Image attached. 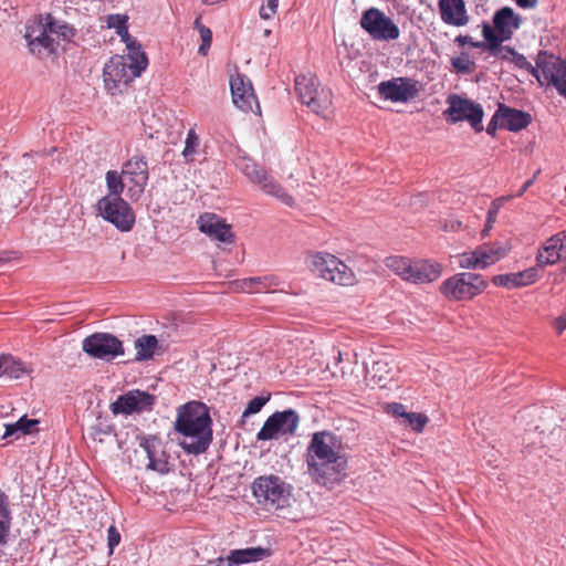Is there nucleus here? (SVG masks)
Wrapping results in <instances>:
<instances>
[{
    "instance_id": "obj_36",
    "label": "nucleus",
    "mask_w": 566,
    "mask_h": 566,
    "mask_svg": "<svg viewBox=\"0 0 566 566\" xmlns=\"http://www.w3.org/2000/svg\"><path fill=\"white\" fill-rule=\"evenodd\" d=\"M134 344L136 349L135 360L143 361L154 357L158 347V339L154 335H143Z\"/></svg>"
},
{
    "instance_id": "obj_20",
    "label": "nucleus",
    "mask_w": 566,
    "mask_h": 566,
    "mask_svg": "<svg viewBox=\"0 0 566 566\" xmlns=\"http://www.w3.org/2000/svg\"><path fill=\"white\" fill-rule=\"evenodd\" d=\"M230 90L232 102L240 111L244 113L260 111V105L254 93L250 78L237 72L230 77Z\"/></svg>"
},
{
    "instance_id": "obj_13",
    "label": "nucleus",
    "mask_w": 566,
    "mask_h": 566,
    "mask_svg": "<svg viewBox=\"0 0 566 566\" xmlns=\"http://www.w3.org/2000/svg\"><path fill=\"white\" fill-rule=\"evenodd\" d=\"M239 167L252 184L259 186L261 191L279 199L285 206H293V197L263 167L250 159H243Z\"/></svg>"
},
{
    "instance_id": "obj_27",
    "label": "nucleus",
    "mask_w": 566,
    "mask_h": 566,
    "mask_svg": "<svg viewBox=\"0 0 566 566\" xmlns=\"http://www.w3.org/2000/svg\"><path fill=\"white\" fill-rule=\"evenodd\" d=\"M538 279V271L535 268H530L517 273L500 274L493 277V283L497 286L507 289L521 287L536 282Z\"/></svg>"
},
{
    "instance_id": "obj_5",
    "label": "nucleus",
    "mask_w": 566,
    "mask_h": 566,
    "mask_svg": "<svg viewBox=\"0 0 566 566\" xmlns=\"http://www.w3.org/2000/svg\"><path fill=\"white\" fill-rule=\"evenodd\" d=\"M295 91L300 102L318 116L327 117L332 112L333 93L322 86L314 74H301L295 77Z\"/></svg>"
},
{
    "instance_id": "obj_48",
    "label": "nucleus",
    "mask_w": 566,
    "mask_h": 566,
    "mask_svg": "<svg viewBox=\"0 0 566 566\" xmlns=\"http://www.w3.org/2000/svg\"><path fill=\"white\" fill-rule=\"evenodd\" d=\"M279 0H268L265 6H262L260 9V17L262 19H271L277 10Z\"/></svg>"
},
{
    "instance_id": "obj_45",
    "label": "nucleus",
    "mask_w": 566,
    "mask_h": 566,
    "mask_svg": "<svg viewBox=\"0 0 566 566\" xmlns=\"http://www.w3.org/2000/svg\"><path fill=\"white\" fill-rule=\"evenodd\" d=\"M270 400V396H256L251 399L243 411V417H250L252 415L258 413L264 407V405Z\"/></svg>"
},
{
    "instance_id": "obj_2",
    "label": "nucleus",
    "mask_w": 566,
    "mask_h": 566,
    "mask_svg": "<svg viewBox=\"0 0 566 566\" xmlns=\"http://www.w3.org/2000/svg\"><path fill=\"white\" fill-rule=\"evenodd\" d=\"M175 430L181 436L179 446L187 453H203L212 441L208 407L199 401H190L180 406L175 420Z\"/></svg>"
},
{
    "instance_id": "obj_16",
    "label": "nucleus",
    "mask_w": 566,
    "mask_h": 566,
    "mask_svg": "<svg viewBox=\"0 0 566 566\" xmlns=\"http://www.w3.org/2000/svg\"><path fill=\"white\" fill-rule=\"evenodd\" d=\"M447 103L449 107L443 112L448 122L454 124L467 120L475 132L483 129V109L481 105L473 103L468 98H463L457 94H451Z\"/></svg>"
},
{
    "instance_id": "obj_31",
    "label": "nucleus",
    "mask_w": 566,
    "mask_h": 566,
    "mask_svg": "<svg viewBox=\"0 0 566 566\" xmlns=\"http://www.w3.org/2000/svg\"><path fill=\"white\" fill-rule=\"evenodd\" d=\"M39 424V420L29 419L27 416L21 417L18 421L13 423L4 424V433L2 439L13 438L18 439L23 434H30L33 431H36V426Z\"/></svg>"
},
{
    "instance_id": "obj_53",
    "label": "nucleus",
    "mask_w": 566,
    "mask_h": 566,
    "mask_svg": "<svg viewBox=\"0 0 566 566\" xmlns=\"http://www.w3.org/2000/svg\"><path fill=\"white\" fill-rule=\"evenodd\" d=\"M208 566H235L230 555L227 558H218L217 560L209 562Z\"/></svg>"
},
{
    "instance_id": "obj_26",
    "label": "nucleus",
    "mask_w": 566,
    "mask_h": 566,
    "mask_svg": "<svg viewBox=\"0 0 566 566\" xmlns=\"http://www.w3.org/2000/svg\"><path fill=\"white\" fill-rule=\"evenodd\" d=\"M438 8L443 23L452 27H464L469 23L464 0H439Z\"/></svg>"
},
{
    "instance_id": "obj_46",
    "label": "nucleus",
    "mask_w": 566,
    "mask_h": 566,
    "mask_svg": "<svg viewBox=\"0 0 566 566\" xmlns=\"http://www.w3.org/2000/svg\"><path fill=\"white\" fill-rule=\"evenodd\" d=\"M511 198V196L507 197H500L492 201V205L488 211V226L491 227L492 223L495 221L496 216L502 208V206Z\"/></svg>"
},
{
    "instance_id": "obj_7",
    "label": "nucleus",
    "mask_w": 566,
    "mask_h": 566,
    "mask_svg": "<svg viewBox=\"0 0 566 566\" xmlns=\"http://www.w3.org/2000/svg\"><path fill=\"white\" fill-rule=\"evenodd\" d=\"M486 286L488 282L481 274L461 272L444 280L440 293L449 301H468L481 294Z\"/></svg>"
},
{
    "instance_id": "obj_30",
    "label": "nucleus",
    "mask_w": 566,
    "mask_h": 566,
    "mask_svg": "<svg viewBox=\"0 0 566 566\" xmlns=\"http://www.w3.org/2000/svg\"><path fill=\"white\" fill-rule=\"evenodd\" d=\"M279 285V279L274 275H264L244 279L240 289L245 293H268Z\"/></svg>"
},
{
    "instance_id": "obj_29",
    "label": "nucleus",
    "mask_w": 566,
    "mask_h": 566,
    "mask_svg": "<svg viewBox=\"0 0 566 566\" xmlns=\"http://www.w3.org/2000/svg\"><path fill=\"white\" fill-rule=\"evenodd\" d=\"M482 269L495 264L509 253V247L502 242L484 243L476 248Z\"/></svg>"
},
{
    "instance_id": "obj_8",
    "label": "nucleus",
    "mask_w": 566,
    "mask_h": 566,
    "mask_svg": "<svg viewBox=\"0 0 566 566\" xmlns=\"http://www.w3.org/2000/svg\"><path fill=\"white\" fill-rule=\"evenodd\" d=\"M310 266L319 277L343 286L356 283V275L342 260L326 252L310 256Z\"/></svg>"
},
{
    "instance_id": "obj_4",
    "label": "nucleus",
    "mask_w": 566,
    "mask_h": 566,
    "mask_svg": "<svg viewBox=\"0 0 566 566\" xmlns=\"http://www.w3.org/2000/svg\"><path fill=\"white\" fill-rule=\"evenodd\" d=\"M386 266L401 280L412 284H426L438 280L442 274V266L429 260L412 261L405 256H388Z\"/></svg>"
},
{
    "instance_id": "obj_44",
    "label": "nucleus",
    "mask_w": 566,
    "mask_h": 566,
    "mask_svg": "<svg viewBox=\"0 0 566 566\" xmlns=\"http://www.w3.org/2000/svg\"><path fill=\"white\" fill-rule=\"evenodd\" d=\"M510 63L520 70L527 71L536 80H539V72L537 67L533 66L532 63L523 54L515 52Z\"/></svg>"
},
{
    "instance_id": "obj_19",
    "label": "nucleus",
    "mask_w": 566,
    "mask_h": 566,
    "mask_svg": "<svg viewBox=\"0 0 566 566\" xmlns=\"http://www.w3.org/2000/svg\"><path fill=\"white\" fill-rule=\"evenodd\" d=\"M83 350L98 359L109 360L124 354L122 342L112 334L96 333L84 338Z\"/></svg>"
},
{
    "instance_id": "obj_21",
    "label": "nucleus",
    "mask_w": 566,
    "mask_h": 566,
    "mask_svg": "<svg viewBox=\"0 0 566 566\" xmlns=\"http://www.w3.org/2000/svg\"><path fill=\"white\" fill-rule=\"evenodd\" d=\"M155 402V397L147 391L130 390L119 396L112 405L113 413L132 415L134 412H143L150 410Z\"/></svg>"
},
{
    "instance_id": "obj_3",
    "label": "nucleus",
    "mask_w": 566,
    "mask_h": 566,
    "mask_svg": "<svg viewBox=\"0 0 566 566\" xmlns=\"http://www.w3.org/2000/svg\"><path fill=\"white\" fill-rule=\"evenodd\" d=\"M126 49V55H115L104 66L105 86L112 95L122 92V87L139 77L148 65V59L139 44Z\"/></svg>"
},
{
    "instance_id": "obj_50",
    "label": "nucleus",
    "mask_w": 566,
    "mask_h": 566,
    "mask_svg": "<svg viewBox=\"0 0 566 566\" xmlns=\"http://www.w3.org/2000/svg\"><path fill=\"white\" fill-rule=\"evenodd\" d=\"M558 238L559 253L563 259H566V230L555 234Z\"/></svg>"
},
{
    "instance_id": "obj_15",
    "label": "nucleus",
    "mask_w": 566,
    "mask_h": 566,
    "mask_svg": "<svg viewBox=\"0 0 566 566\" xmlns=\"http://www.w3.org/2000/svg\"><path fill=\"white\" fill-rule=\"evenodd\" d=\"M300 423V416L293 409L276 411L271 415L256 433L258 441L277 440L282 436L295 433Z\"/></svg>"
},
{
    "instance_id": "obj_37",
    "label": "nucleus",
    "mask_w": 566,
    "mask_h": 566,
    "mask_svg": "<svg viewBox=\"0 0 566 566\" xmlns=\"http://www.w3.org/2000/svg\"><path fill=\"white\" fill-rule=\"evenodd\" d=\"M562 258L558 247V238L553 235L549 238L543 249L537 254V262L539 265H552L558 262Z\"/></svg>"
},
{
    "instance_id": "obj_49",
    "label": "nucleus",
    "mask_w": 566,
    "mask_h": 566,
    "mask_svg": "<svg viewBox=\"0 0 566 566\" xmlns=\"http://www.w3.org/2000/svg\"><path fill=\"white\" fill-rule=\"evenodd\" d=\"M387 413L392 415L396 418L403 419L408 411L406 410V407L400 402H391L388 403L385 408Z\"/></svg>"
},
{
    "instance_id": "obj_28",
    "label": "nucleus",
    "mask_w": 566,
    "mask_h": 566,
    "mask_svg": "<svg viewBox=\"0 0 566 566\" xmlns=\"http://www.w3.org/2000/svg\"><path fill=\"white\" fill-rule=\"evenodd\" d=\"M497 116L501 117V125L511 132L522 130L531 123L530 114L502 104L497 108Z\"/></svg>"
},
{
    "instance_id": "obj_6",
    "label": "nucleus",
    "mask_w": 566,
    "mask_h": 566,
    "mask_svg": "<svg viewBox=\"0 0 566 566\" xmlns=\"http://www.w3.org/2000/svg\"><path fill=\"white\" fill-rule=\"evenodd\" d=\"M253 495L266 510L283 509L289 504L291 486L277 475L259 476L252 484Z\"/></svg>"
},
{
    "instance_id": "obj_18",
    "label": "nucleus",
    "mask_w": 566,
    "mask_h": 566,
    "mask_svg": "<svg viewBox=\"0 0 566 566\" xmlns=\"http://www.w3.org/2000/svg\"><path fill=\"white\" fill-rule=\"evenodd\" d=\"M379 96L392 103H407L419 93L418 81L411 77H394L378 84Z\"/></svg>"
},
{
    "instance_id": "obj_54",
    "label": "nucleus",
    "mask_w": 566,
    "mask_h": 566,
    "mask_svg": "<svg viewBox=\"0 0 566 566\" xmlns=\"http://www.w3.org/2000/svg\"><path fill=\"white\" fill-rule=\"evenodd\" d=\"M514 2L522 9H533L537 4V0H514Z\"/></svg>"
},
{
    "instance_id": "obj_14",
    "label": "nucleus",
    "mask_w": 566,
    "mask_h": 566,
    "mask_svg": "<svg viewBox=\"0 0 566 566\" xmlns=\"http://www.w3.org/2000/svg\"><path fill=\"white\" fill-rule=\"evenodd\" d=\"M70 28L67 25H57L54 21H48L45 25H39L36 29L28 31L25 39L30 51L36 55H49L55 52L59 43L53 34H61L66 38Z\"/></svg>"
},
{
    "instance_id": "obj_35",
    "label": "nucleus",
    "mask_w": 566,
    "mask_h": 566,
    "mask_svg": "<svg viewBox=\"0 0 566 566\" xmlns=\"http://www.w3.org/2000/svg\"><path fill=\"white\" fill-rule=\"evenodd\" d=\"M203 153L201 147V139L199 135L196 133L195 128H190L187 132V136L185 139V146L181 153L184 161L186 164L193 163L198 156Z\"/></svg>"
},
{
    "instance_id": "obj_24",
    "label": "nucleus",
    "mask_w": 566,
    "mask_h": 566,
    "mask_svg": "<svg viewBox=\"0 0 566 566\" xmlns=\"http://www.w3.org/2000/svg\"><path fill=\"white\" fill-rule=\"evenodd\" d=\"M482 35L484 41L474 43L473 48L489 51L492 56H495L502 61L511 62L512 56L516 51L511 46L502 45V43L509 39L495 38V32L488 22L482 24Z\"/></svg>"
},
{
    "instance_id": "obj_39",
    "label": "nucleus",
    "mask_w": 566,
    "mask_h": 566,
    "mask_svg": "<svg viewBox=\"0 0 566 566\" xmlns=\"http://www.w3.org/2000/svg\"><path fill=\"white\" fill-rule=\"evenodd\" d=\"M105 181L108 193L105 197H122L126 181L123 176V170H108L105 175Z\"/></svg>"
},
{
    "instance_id": "obj_32",
    "label": "nucleus",
    "mask_w": 566,
    "mask_h": 566,
    "mask_svg": "<svg viewBox=\"0 0 566 566\" xmlns=\"http://www.w3.org/2000/svg\"><path fill=\"white\" fill-rule=\"evenodd\" d=\"M12 524V512L9 496L0 490V546L6 545Z\"/></svg>"
},
{
    "instance_id": "obj_55",
    "label": "nucleus",
    "mask_w": 566,
    "mask_h": 566,
    "mask_svg": "<svg viewBox=\"0 0 566 566\" xmlns=\"http://www.w3.org/2000/svg\"><path fill=\"white\" fill-rule=\"evenodd\" d=\"M455 42H457L459 45H461V46L467 45V44H469V45L473 46V44L475 43V42L472 40V38H471V36H469V35H458V36L455 38Z\"/></svg>"
},
{
    "instance_id": "obj_22",
    "label": "nucleus",
    "mask_w": 566,
    "mask_h": 566,
    "mask_svg": "<svg viewBox=\"0 0 566 566\" xmlns=\"http://www.w3.org/2000/svg\"><path fill=\"white\" fill-rule=\"evenodd\" d=\"M139 446L148 459L147 469L159 474H167L170 471L169 455L165 451L160 439L156 437L144 438Z\"/></svg>"
},
{
    "instance_id": "obj_25",
    "label": "nucleus",
    "mask_w": 566,
    "mask_h": 566,
    "mask_svg": "<svg viewBox=\"0 0 566 566\" xmlns=\"http://www.w3.org/2000/svg\"><path fill=\"white\" fill-rule=\"evenodd\" d=\"M522 17L512 8L504 7L497 10L493 17L492 28L497 39H511L514 32L520 28Z\"/></svg>"
},
{
    "instance_id": "obj_38",
    "label": "nucleus",
    "mask_w": 566,
    "mask_h": 566,
    "mask_svg": "<svg viewBox=\"0 0 566 566\" xmlns=\"http://www.w3.org/2000/svg\"><path fill=\"white\" fill-rule=\"evenodd\" d=\"M268 555V549L262 547H249L243 549H234L230 553V557L239 566L240 564L259 562Z\"/></svg>"
},
{
    "instance_id": "obj_41",
    "label": "nucleus",
    "mask_w": 566,
    "mask_h": 566,
    "mask_svg": "<svg viewBox=\"0 0 566 566\" xmlns=\"http://www.w3.org/2000/svg\"><path fill=\"white\" fill-rule=\"evenodd\" d=\"M451 65L455 72L461 74H469L474 70V62L467 52H462L459 56L453 57Z\"/></svg>"
},
{
    "instance_id": "obj_17",
    "label": "nucleus",
    "mask_w": 566,
    "mask_h": 566,
    "mask_svg": "<svg viewBox=\"0 0 566 566\" xmlns=\"http://www.w3.org/2000/svg\"><path fill=\"white\" fill-rule=\"evenodd\" d=\"M122 170L126 181L128 198L132 201L139 200L149 179L146 158L140 155H134L123 164Z\"/></svg>"
},
{
    "instance_id": "obj_23",
    "label": "nucleus",
    "mask_w": 566,
    "mask_h": 566,
    "mask_svg": "<svg viewBox=\"0 0 566 566\" xmlns=\"http://www.w3.org/2000/svg\"><path fill=\"white\" fill-rule=\"evenodd\" d=\"M197 223L199 230L210 239L222 243L233 242L234 235L231 231V226L221 217L206 212L199 217Z\"/></svg>"
},
{
    "instance_id": "obj_43",
    "label": "nucleus",
    "mask_w": 566,
    "mask_h": 566,
    "mask_svg": "<svg viewBox=\"0 0 566 566\" xmlns=\"http://www.w3.org/2000/svg\"><path fill=\"white\" fill-rule=\"evenodd\" d=\"M428 421V417L423 413L408 412L400 423H407L412 430L421 432Z\"/></svg>"
},
{
    "instance_id": "obj_11",
    "label": "nucleus",
    "mask_w": 566,
    "mask_h": 566,
    "mask_svg": "<svg viewBox=\"0 0 566 566\" xmlns=\"http://www.w3.org/2000/svg\"><path fill=\"white\" fill-rule=\"evenodd\" d=\"M359 23L374 41L389 42L400 36V30L395 21L375 7L368 8L361 13Z\"/></svg>"
},
{
    "instance_id": "obj_10",
    "label": "nucleus",
    "mask_w": 566,
    "mask_h": 566,
    "mask_svg": "<svg viewBox=\"0 0 566 566\" xmlns=\"http://www.w3.org/2000/svg\"><path fill=\"white\" fill-rule=\"evenodd\" d=\"M539 72L541 86H553L559 95L566 97V61L539 51L536 56V66Z\"/></svg>"
},
{
    "instance_id": "obj_12",
    "label": "nucleus",
    "mask_w": 566,
    "mask_h": 566,
    "mask_svg": "<svg viewBox=\"0 0 566 566\" xmlns=\"http://www.w3.org/2000/svg\"><path fill=\"white\" fill-rule=\"evenodd\" d=\"M239 167L252 184L259 186L261 191L279 199L285 206H293V197L263 167L250 159H243Z\"/></svg>"
},
{
    "instance_id": "obj_56",
    "label": "nucleus",
    "mask_w": 566,
    "mask_h": 566,
    "mask_svg": "<svg viewBox=\"0 0 566 566\" xmlns=\"http://www.w3.org/2000/svg\"><path fill=\"white\" fill-rule=\"evenodd\" d=\"M535 177L536 175L532 178V179H528L526 180L523 186L520 188V190L516 192V197H521L525 193V191L533 185L534 180H535Z\"/></svg>"
},
{
    "instance_id": "obj_34",
    "label": "nucleus",
    "mask_w": 566,
    "mask_h": 566,
    "mask_svg": "<svg viewBox=\"0 0 566 566\" xmlns=\"http://www.w3.org/2000/svg\"><path fill=\"white\" fill-rule=\"evenodd\" d=\"M27 373L24 364L8 354L0 356V377L6 376L10 379H19Z\"/></svg>"
},
{
    "instance_id": "obj_42",
    "label": "nucleus",
    "mask_w": 566,
    "mask_h": 566,
    "mask_svg": "<svg viewBox=\"0 0 566 566\" xmlns=\"http://www.w3.org/2000/svg\"><path fill=\"white\" fill-rule=\"evenodd\" d=\"M195 25L199 31L201 38V45L198 49V53L207 55L212 42V32L209 28L200 24V19H196Z\"/></svg>"
},
{
    "instance_id": "obj_57",
    "label": "nucleus",
    "mask_w": 566,
    "mask_h": 566,
    "mask_svg": "<svg viewBox=\"0 0 566 566\" xmlns=\"http://www.w3.org/2000/svg\"><path fill=\"white\" fill-rule=\"evenodd\" d=\"M461 227L460 221H450L449 223L444 224V229L447 231H457Z\"/></svg>"
},
{
    "instance_id": "obj_9",
    "label": "nucleus",
    "mask_w": 566,
    "mask_h": 566,
    "mask_svg": "<svg viewBox=\"0 0 566 566\" xmlns=\"http://www.w3.org/2000/svg\"><path fill=\"white\" fill-rule=\"evenodd\" d=\"M96 210L98 216L120 232H129L135 226V212L122 197H102L96 203Z\"/></svg>"
},
{
    "instance_id": "obj_33",
    "label": "nucleus",
    "mask_w": 566,
    "mask_h": 566,
    "mask_svg": "<svg viewBox=\"0 0 566 566\" xmlns=\"http://www.w3.org/2000/svg\"><path fill=\"white\" fill-rule=\"evenodd\" d=\"M126 14H108L105 17V24L108 29H115L122 41L129 45H138L137 41L129 35Z\"/></svg>"
},
{
    "instance_id": "obj_1",
    "label": "nucleus",
    "mask_w": 566,
    "mask_h": 566,
    "mask_svg": "<svg viewBox=\"0 0 566 566\" xmlns=\"http://www.w3.org/2000/svg\"><path fill=\"white\" fill-rule=\"evenodd\" d=\"M305 463L315 482L327 485L338 481L347 467L342 438L327 430L314 432L306 448Z\"/></svg>"
},
{
    "instance_id": "obj_52",
    "label": "nucleus",
    "mask_w": 566,
    "mask_h": 566,
    "mask_svg": "<svg viewBox=\"0 0 566 566\" xmlns=\"http://www.w3.org/2000/svg\"><path fill=\"white\" fill-rule=\"evenodd\" d=\"M501 119L500 116H497V111L495 112V114L493 115L492 119L490 120V123L488 124V127H486V133L490 134V135H494L496 129H497V120Z\"/></svg>"
},
{
    "instance_id": "obj_47",
    "label": "nucleus",
    "mask_w": 566,
    "mask_h": 566,
    "mask_svg": "<svg viewBox=\"0 0 566 566\" xmlns=\"http://www.w3.org/2000/svg\"><path fill=\"white\" fill-rule=\"evenodd\" d=\"M120 543V534L118 530L111 525L107 530V546L109 549V555L114 553L115 547Z\"/></svg>"
},
{
    "instance_id": "obj_40",
    "label": "nucleus",
    "mask_w": 566,
    "mask_h": 566,
    "mask_svg": "<svg viewBox=\"0 0 566 566\" xmlns=\"http://www.w3.org/2000/svg\"><path fill=\"white\" fill-rule=\"evenodd\" d=\"M458 264L465 270H483L476 249L458 255Z\"/></svg>"
},
{
    "instance_id": "obj_51",
    "label": "nucleus",
    "mask_w": 566,
    "mask_h": 566,
    "mask_svg": "<svg viewBox=\"0 0 566 566\" xmlns=\"http://www.w3.org/2000/svg\"><path fill=\"white\" fill-rule=\"evenodd\" d=\"M553 325L556 332L562 334L564 331H566V315L555 318Z\"/></svg>"
}]
</instances>
